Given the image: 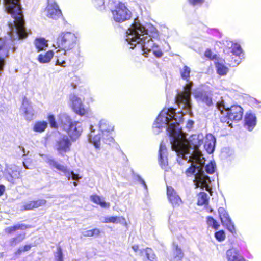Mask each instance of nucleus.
<instances>
[{
    "label": "nucleus",
    "instance_id": "nucleus-1",
    "mask_svg": "<svg viewBox=\"0 0 261 261\" xmlns=\"http://www.w3.org/2000/svg\"><path fill=\"white\" fill-rule=\"evenodd\" d=\"M175 110L173 108L163 109L155 119L154 127L161 128L168 125L167 131L171 137V143L173 150L185 158V155L189 153V142L184 138L180 130L177 127L179 123L175 118Z\"/></svg>",
    "mask_w": 261,
    "mask_h": 261
},
{
    "label": "nucleus",
    "instance_id": "nucleus-5",
    "mask_svg": "<svg viewBox=\"0 0 261 261\" xmlns=\"http://www.w3.org/2000/svg\"><path fill=\"white\" fill-rule=\"evenodd\" d=\"M77 37L71 32L61 33L57 38L54 46L56 48L69 50L77 44Z\"/></svg>",
    "mask_w": 261,
    "mask_h": 261
},
{
    "label": "nucleus",
    "instance_id": "nucleus-51",
    "mask_svg": "<svg viewBox=\"0 0 261 261\" xmlns=\"http://www.w3.org/2000/svg\"><path fill=\"white\" fill-rule=\"evenodd\" d=\"M189 4L192 6H201L205 2V0H188Z\"/></svg>",
    "mask_w": 261,
    "mask_h": 261
},
{
    "label": "nucleus",
    "instance_id": "nucleus-59",
    "mask_svg": "<svg viewBox=\"0 0 261 261\" xmlns=\"http://www.w3.org/2000/svg\"><path fill=\"white\" fill-rule=\"evenodd\" d=\"M77 184H78V183H77V182H76V181H74V182H73V185H74V186H76L77 185Z\"/></svg>",
    "mask_w": 261,
    "mask_h": 261
},
{
    "label": "nucleus",
    "instance_id": "nucleus-38",
    "mask_svg": "<svg viewBox=\"0 0 261 261\" xmlns=\"http://www.w3.org/2000/svg\"><path fill=\"white\" fill-rule=\"evenodd\" d=\"M181 77L186 81H189L190 79V74L191 73V69L188 66L185 65L182 69L180 70Z\"/></svg>",
    "mask_w": 261,
    "mask_h": 261
},
{
    "label": "nucleus",
    "instance_id": "nucleus-49",
    "mask_svg": "<svg viewBox=\"0 0 261 261\" xmlns=\"http://www.w3.org/2000/svg\"><path fill=\"white\" fill-rule=\"evenodd\" d=\"M166 152V147L164 145L161 144L159 150V160L160 162L164 160L163 154Z\"/></svg>",
    "mask_w": 261,
    "mask_h": 261
},
{
    "label": "nucleus",
    "instance_id": "nucleus-12",
    "mask_svg": "<svg viewBox=\"0 0 261 261\" xmlns=\"http://www.w3.org/2000/svg\"><path fill=\"white\" fill-rule=\"evenodd\" d=\"M219 217L222 224L232 233H236L235 227L225 209L220 207L218 209Z\"/></svg>",
    "mask_w": 261,
    "mask_h": 261
},
{
    "label": "nucleus",
    "instance_id": "nucleus-8",
    "mask_svg": "<svg viewBox=\"0 0 261 261\" xmlns=\"http://www.w3.org/2000/svg\"><path fill=\"white\" fill-rule=\"evenodd\" d=\"M99 129L102 134L103 140L106 143H110L114 141L112 136V133L114 130V126L109 121L106 120H101L99 123Z\"/></svg>",
    "mask_w": 261,
    "mask_h": 261
},
{
    "label": "nucleus",
    "instance_id": "nucleus-37",
    "mask_svg": "<svg viewBox=\"0 0 261 261\" xmlns=\"http://www.w3.org/2000/svg\"><path fill=\"white\" fill-rule=\"evenodd\" d=\"M32 247V245L31 244H25L23 246L18 248L14 252V254L15 256H19L23 253L30 251Z\"/></svg>",
    "mask_w": 261,
    "mask_h": 261
},
{
    "label": "nucleus",
    "instance_id": "nucleus-42",
    "mask_svg": "<svg viewBox=\"0 0 261 261\" xmlns=\"http://www.w3.org/2000/svg\"><path fill=\"white\" fill-rule=\"evenodd\" d=\"M216 166L214 162H211L205 167V170L207 173L212 174L214 173L216 170Z\"/></svg>",
    "mask_w": 261,
    "mask_h": 261
},
{
    "label": "nucleus",
    "instance_id": "nucleus-23",
    "mask_svg": "<svg viewBox=\"0 0 261 261\" xmlns=\"http://www.w3.org/2000/svg\"><path fill=\"white\" fill-rule=\"evenodd\" d=\"M101 133L96 134L94 130H91L88 135V140L92 143L96 148H99L100 146Z\"/></svg>",
    "mask_w": 261,
    "mask_h": 261
},
{
    "label": "nucleus",
    "instance_id": "nucleus-3",
    "mask_svg": "<svg viewBox=\"0 0 261 261\" xmlns=\"http://www.w3.org/2000/svg\"><path fill=\"white\" fill-rule=\"evenodd\" d=\"M6 9L14 19V23L19 38L27 36L20 0H4Z\"/></svg>",
    "mask_w": 261,
    "mask_h": 261
},
{
    "label": "nucleus",
    "instance_id": "nucleus-58",
    "mask_svg": "<svg viewBox=\"0 0 261 261\" xmlns=\"http://www.w3.org/2000/svg\"><path fill=\"white\" fill-rule=\"evenodd\" d=\"M188 123H189L190 124V125L192 126L193 124V122L192 121H189Z\"/></svg>",
    "mask_w": 261,
    "mask_h": 261
},
{
    "label": "nucleus",
    "instance_id": "nucleus-48",
    "mask_svg": "<svg viewBox=\"0 0 261 261\" xmlns=\"http://www.w3.org/2000/svg\"><path fill=\"white\" fill-rule=\"evenodd\" d=\"M204 56L210 60H214L217 59V55L215 54L213 55L212 50L209 48L205 50Z\"/></svg>",
    "mask_w": 261,
    "mask_h": 261
},
{
    "label": "nucleus",
    "instance_id": "nucleus-56",
    "mask_svg": "<svg viewBox=\"0 0 261 261\" xmlns=\"http://www.w3.org/2000/svg\"><path fill=\"white\" fill-rule=\"evenodd\" d=\"M132 249L135 252H137L139 250V246L138 245H134L132 246Z\"/></svg>",
    "mask_w": 261,
    "mask_h": 261
},
{
    "label": "nucleus",
    "instance_id": "nucleus-46",
    "mask_svg": "<svg viewBox=\"0 0 261 261\" xmlns=\"http://www.w3.org/2000/svg\"><path fill=\"white\" fill-rule=\"evenodd\" d=\"M91 1L96 9L101 10L105 8L104 0H91Z\"/></svg>",
    "mask_w": 261,
    "mask_h": 261
},
{
    "label": "nucleus",
    "instance_id": "nucleus-7",
    "mask_svg": "<svg viewBox=\"0 0 261 261\" xmlns=\"http://www.w3.org/2000/svg\"><path fill=\"white\" fill-rule=\"evenodd\" d=\"M188 83L184 87V91L178 92L176 96V101L178 103H183L185 107L190 109V95L193 83L191 81H187Z\"/></svg>",
    "mask_w": 261,
    "mask_h": 261
},
{
    "label": "nucleus",
    "instance_id": "nucleus-2",
    "mask_svg": "<svg viewBox=\"0 0 261 261\" xmlns=\"http://www.w3.org/2000/svg\"><path fill=\"white\" fill-rule=\"evenodd\" d=\"M128 36L127 40L131 45L140 44V48L143 50H150L151 47H158V45L153 44L152 45V40L146 32L145 28L141 26L140 23H134L132 28L128 30Z\"/></svg>",
    "mask_w": 261,
    "mask_h": 261
},
{
    "label": "nucleus",
    "instance_id": "nucleus-18",
    "mask_svg": "<svg viewBox=\"0 0 261 261\" xmlns=\"http://www.w3.org/2000/svg\"><path fill=\"white\" fill-rule=\"evenodd\" d=\"M103 222L105 223H120L127 229L129 226L128 223H127L125 218L123 216H111L105 217Z\"/></svg>",
    "mask_w": 261,
    "mask_h": 261
},
{
    "label": "nucleus",
    "instance_id": "nucleus-45",
    "mask_svg": "<svg viewBox=\"0 0 261 261\" xmlns=\"http://www.w3.org/2000/svg\"><path fill=\"white\" fill-rule=\"evenodd\" d=\"M215 237L216 239L219 242L224 241L226 238L225 233L224 230H220L215 233Z\"/></svg>",
    "mask_w": 261,
    "mask_h": 261
},
{
    "label": "nucleus",
    "instance_id": "nucleus-22",
    "mask_svg": "<svg viewBox=\"0 0 261 261\" xmlns=\"http://www.w3.org/2000/svg\"><path fill=\"white\" fill-rule=\"evenodd\" d=\"M256 125V117L251 113H247L244 118V125L248 130H252Z\"/></svg>",
    "mask_w": 261,
    "mask_h": 261
},
{
    "label": "nucleus",
    "instance_id": "nucleus-60",
    "mask_svg": "<svg viewBox=\"0 0 261 261\" xmlns=\"http://www.w3.org/2000/svg\"><path fill=\"white\" fill-rule=\"evenodd\" d=\"M16 49V48L15 46H13L12 47V49L13 50V51H15Z\"/></svg>",
    "mask_w": 261,
    "mask_h": 261
},
{
    "label": "nucleus",
    "instance_id": "nucleus-15",
    "mask_svg": "<svg viewBox=\"0 0 261 261\" xmlns=\"http://www.w3.org/2000/svg\"><path fill=\"white\" fill-rule=\"evenodd\" d=\"M47 201L44 199H38L25 202L21 206V211H31L46 205Z\"/></svg>",
    "mask_w": 261,
    "mask_h": 261
},
{
    "label": "nucleus",
    "instance_id": "nucleus-33",
    "mask_svg": "<svg viewBox=\"0 0 261 261\" xmlns=\"http://www.w3.org/2000/svg\"><path fill=\"white\" fill-rule=\"evenodd\" d=\"M217 72L220 75L223 76L227 74L228 71V68L225 66L223 62L217 61L215 63Z\"/></svg>",
    "mask_w": 261,
    "mask_h": 261
},
{
    "label": "nucleus",
    "instance_id": "nucleus-21",
    "mask_svg": "<svg viewBox=\"0 0 261 261\" xmlns=\"http://www.w3.org/2000/svg\"><path fill=\"white\" fill-rule=\"evenodd\" d=\"M195 98L199 101L205 103L207 106H210L213 104L212 98L206 92L203 90H196L194 92Z\"/></svg>",
    "mask_w": 261,
    "mask_h": 261
},
{
    "label": "nucleus",
    "instance_id": "nucleus-36",
    "mask_svg": "<svg viewBox=\"0 0 261 261\" xmlns=\"http://www.w3.org/2000/svg\"><path fill=\"white\" fill-rule=\"evenodd\" d=\"M47 127V123L45 121L36 122L33 127L34 131L41 133L44 132Z\"/></svg>",
    "mask_w": 261,
    "mask_h": 261
},
{
    "label": "nucleus",
    "instance_id": "nucleus-39",
    "mask_svg": "<svg viewBox=\"0 0 261 261\" xmlns=\"http://www.w3.org/2000/svg\"><path fill=\"white\" fill-rule=\"evenodd\" d=\"M206 222L208 227H212L215 230H217L220 226L217 221L212 216L206 217Z\"/></svg>",
    "mask_w": 261,
    "mask_h": 261
},
{
    "label": "nucleus",
    "instance_id": "nucleus-55",
    "mask_svg": "<svg viewBox=\"0 0 261 261\" xmlns=\"http://www.w3.org/2000/svg\"><path fill=\"white\" fill-rule=\"evenodd\" d=\"M3 176V167L0 164V180L2 179Z\"/></svg>",
    "mask_w": 261,
    "mask_h": 261
},
{
    "label": "nucleus",
    "instance_id": "nucleus-4",
    "mask_svg": "<svg viewBox=\"0 0 261 261\" xmlns=\"http://www.w3.org/2000/svg\"><path fill=\"white\" fill-rule=\"evenodd\" d=\"M217 107L222 114L220 117V121L231 127H232V122H238L243 118L244 110L240 105H233L229 108H225L223 102L221 101L217 103Z\"/></svg>",
    "mask_w": 261,
    "mask_h": 261
},
{
    "label": "nucleus",
    "instance_id": "nucleus-19",
    "mask_svg": "<svg viewBox=\"0 0 261 261\" xmlns=\"http://www.w3.org/2000/svg\"><path fill=\"white\" fill-rule=\"evenodd\" d=\"M31 228V226L25 224H16L13 225L6 227L4 232L7 236H10L13 234L16 231L24 230Z\"/></svg>",
    "mask_w": 261,
    "mask_h": 261
},
{
    "label": "nucleus",
    "instance_id": "nucleus-10",
    "mask_svg": "<svg viewBox=\"0 0 261 261\" xmlns=\"http://www.w3.org/2000/svg\"><path fill=\"white\" fill-rule=\"evenodd\" d=\"M69 138L67 136L63 135L59 138L56 142V150L61 154L64 155V153L70 151L72 142Z\"/></svg>",
    "mask_w": 261,
    "mask_h": 261
},
{
    "label": "nucleus",
    "instance_id": "nucleus-24",
    "mask_svg": "<svg viewBox=\"0 0 261 261\" xmlns=\"http://www.w3.org/2000/svg\"><path fill=\"white\" fill-rule=\"evenodd\" d=\"M68 50H64L63 49H59L56 51L55 57L57 58V63L63 67H65L66 57V51Z\"/></svg>",
    "mask_w": 261,
    "mask_h": 261
},
{
    "label": "nucleus",
    "instance_id": "nucleus-13",
    "mask_svg": "<svg viewBox=\"0 0 261 261\" xmlns=\"http://www.w3.org/2000/svg\"><path fill=\"white\" fill-rule=\"evenodd\" d=\"M70 101L72 109L76 114L83 116L87 113V110L84 108L81 99L76 95H71Z\"/></svg>",
    "mask_w": 261,
    "mask_h": 261
},
{
    "label": "nucleus",
    "instance_id": "nucleus-44",
    "mask_svg": "<svg viewBox=\"0 0 261 261\" xmlns=\"http://www.w3.org/2000/svg\"><path fill=\"white\" fill-rule=\"evenodd\" d=\"M50 126L53 128L57 129L58 127L57 123L56 121L55 117L53 114H49L47 117Z\"/></svg>",
    "mask_w": 261,
    "mask_h": 261
},
{
    "label": "nucleus",
    "instance_id": "nucleus-32",
    "mask_svg": "<svg viewBox=\"0 0 261 261\" xmlns=\"http://www.w3.org/2000/svg\"><path fill=\"white\" fill-rule=\"evenodd\" d=\"M208 202L209 198L207 194L204 192H199L198 194L197 205L199 206L207 205Z\"/></svg>",
    "mask_w": 261,
    "mask_h": 261
},
{
    "label": "nucleus",
    "instance_id": "nucleus-29",
    "mask_svg": "<svg viewBox=\"0 0 261 261\" xmlns=\"http://www.w3.org/2000/svg\"><path fill=\"white\" fill-rule=\"evenodd\" d=\"M47 163L50 167L55 168L58 171H61L64 173L68 172V170L66 166L59 164L53 159H48Z\"/></svg>",
    "mask_w": 261,
    "mask_h": 261
},
{
    "label": "nucleus",
    "instance_id": "nucleus-30",
    "mask_svg": "<svg viewBox=\"0 0 261 261\" xmlns=\"http://www.w3.org/2000/svg\"><path fill=\"white\" fill-rule=\"evenodd\" d=\"M54 56L52 50H48L44 54H40L38 56V60L41 63L49 62Z\"/></svg>",
    "mask_w": 261,
    "mask_h": 261
},
{
    "label": "nucleus",
    "instance_id": "nucleus-35",
    "mask_svg": "<svg viewBox=\"0 0 261 261\" xmlns=\"http://www.w3.org/2000/svg\"><path fill=\"white\" fill-rule=\"evenodd\" d=\"M173 246L175 250L173 259L175 261L182 260L184 256V254L182 252L181 249L178 247L177 244L174 243H173Z\"/></svg>",
    "mask_w": 261,
    "mask_h": 261
},
{
    "label": "nucleus",
    "instance_id": "nucleus-25",
    "mask_svg": "<svg viewBox=\"0 0 261 261\" xmlns=\"http://www.w3.org/2000/svg\"><path fill=\"white\" fill-rule=\"evenodd\" d=\"M215 142V138L213 136L210 135L206 136L204 146L208 153H211L213 152Z\"/></svg>",
    "mask_w": 261,
    "mask_h": 261
},
{
    "label": "nucleus",
    "instance_id": "nucleus-31",
    "mask_svg": "<svg viewBox=\"0 0 261 261\" xmlns=\"http://www.w3.org/2000/svg\"><path fill=\"white\" fill-rule=\"evenodd\" d=\"M34 44L38 51L44 50L48 46L47 41L44 38H36L34 41Z\"/></svg>",
    "mask_w": 261,
    "mask_h": 261
},
{
    "label": "nucleus",
    "instance_id": "nucleus-17",
    "mask_svg": "<svg viewBox=\"0 0 261 261\" xmlns=\"http://www.w3.org/2000/svg\"><path fill=\"white\" fill-rule=\"evenodd\" d=\"M46 11L47 17L53 19H58L62 16L61 10L55 3L48 5Z\"/></svg>",
    "mask_w": 261,
    "mask_h": 261
},
{
    "label": "nucleus",
    "instance_id": "nucleus-20",
    "mask_svg": "<svg viewBox=\"0 0 261 261\" xmlns=\"http://www.w3.org/2000/svg\"><path fill=\"white\" fill-rule=\"evenodd\" d=\"M231 53L232 56H234L235 59L231 60L228 63L229 66L235 67L237 66L240 62V55L242 53V48L240 45L234 44L232 45Z\"/></svg>",
    "mask_w": 261,
    "mask_h": 261
},
{
    "label": "nucleus",
    "instance_id": "nucleus-9",
    "mask_svg": "<svg viewBox=\"0 0 261 261\" xmlns=\"http://www.w3.org/2000/svg\"><path fill=\"white\" fill-rule=\"evenodd\" d=\"M194 182L196 187L205 188L206 190L209 192L211 195H212V188L208 185L211 182L210 178L205 175L201 169H198V172L195 174Z\"/></svg>",
    "mask_w": 261,
    "mask_h": 261
},
{
    "label": "nucleus",
    "instance_id": "nucleus-54",
    "mask_svg": "<svg viewBox=\"0 0 261 261\" xmlns=\"http://www.w3.org/2000/svg\"><path fill=\"white\" fill-rule=\"evenodd\" d=\"M5 191V187L3 185H0V196L3 195Z\"/></svg>",
    "mask_w": 261,
    "mask_h": 261
},
{
    "label": "nucleus",
    "instance_id": "nucleus-50",
    "mask_svg": "<svg viewBox=\"0 0 261 261\" xmlns=\"http://www.w3.org/2000/svg\"><path fill=\"white\" fill-rule=\"evenodd\" d=\"M196 169L197 167L196 166L192 164L191 166L186 170V174L187 176H190L195 173Z\"/></svg>",
    "mask_w": 261,
    "mask_h": 261
},
{
    "label": "nucleus",
    "instance_id": "nucleus-43",
    "mask_svg": "<svg viewBox=\"0 0 261 261\" xmlns=\"http://www.w3.org/2000/svg\"><path fill=\"white\" fill-rule=\"evenodd\" d=\"M145 252L146 257L145 261H152V259L154 258L155 255L153 253L152 249L146 248L145 249Z\"/></svg>",
    "mask_w": 261,
    "mask_h": 261
},
{
    "label": "nucleus",
    "instance_id": "nucleus-47",
    "mask_svg": "<svg viewBox=\"0 0 261 261\" xmlns=\"http://www.w3.org/2000/svg\"><path fill=\"white\" fill-rule=\"evenodd\" d=\"M55 261H63V255L61 246L57 247L55 255Z\"/></svg>",
    "mask_w": 261,
    "mask_h": 261
},
{
    "label": "nucleus",
    "instance_id": "nucleus-52",
    "mask_svg": "<svg viewBox=\"0 0 261 261\" xmlns=\"http://www.w3.org/2000/svg\"><path fill=\"white\" fill-rule=\"evenodd\" d=\"M70 177L72 180H77L79 179H80L81 177L79 176L78 174H76L74 173L73 171H70L68 172V179L70 180Z\"/></svg>",
    "mask_w": 261,
    "mask_h": 261
},
{
    "label": "nucleus",
    "instance_id": "nucleus-26",
    "mask_svg": "<svg viewBox=\"0 0 261 261\" xmlns=\"http://www.w3.org/2000/svg\"><path fill=\"white\" fill-rule=\"evenodd\" d=\"M25 238L26 233L25 232L19 233L9 240V245L12 247H14L23 242Z\"/></svg>",
    "mask_w": 261,
    "mask_h": 261
},
{
    "label": "nucleus",
    "instance_id": "nucleus-34",
    "mask_svg": "<svg viewBox=\"0 0 261 261\" xmlns=\"http://www.w3.org/2000/svg\"><path fill=\"white\" fill-rule=\"evenodd\" d=\"M228 261H239V252L234 248H230L226 252Z\"/></svg>",
    "mask_w": 261,
    "mask_h": 261
},
{
    "label": "nucleus",
    "instance_id": "nucleus-40",
    "mask_svg": "<svg viewBox=\"0 0 261 261\" xmlns=\"http://www.w3.org/2000/svg\"><path fill=\"white\" fill-rule=\"evenodd\" d=\"M201 145L200 143V141H198V143L197 144H194V150L193 151L191 154V158H192L194 159L198 160L199 159L201 156V152L198 149L199 146Z\"/></svg>",
    "mask_w": 261,
    "mask_h": 261
},
{
    "label": "nucleus",
    "instance_id": "nucleus-57",
    "mask_svg": "<svg viewBox=\"0 0 261 261\" xmlns=\"http://www.w3.org/2000/svg\"><path fill=\"white\" fill-rule=\"evenodd\" d=\"M234 59H235L234 56H232V57H231V56H229L228 58H227V60H228V63H227V64L228 65V63H229L230 61L234 60Z\"/></svg>",
    "mask_w": 261,
    "mask_h": 261
},
{
    "label": "nucleus",
    "instance_id": "nucleus-14",
    "mask_svg": "<svg viewBox=\"0 0 261 261\" xmlns=\"http://www.w3.org/2000/svg\"><path fill=\"white\" fill-rule=\"evenodd\" d=\"M78 122L71 121L69 122L67 128H64V129L68 134L71 141H75L81 135V130L77 126Z\"/></svg>",
    "mask_w": 261,
    "mask_h": 261
},
{
    "label": "nucleus",
    "instance_id": "nucleus-41",
    "mask_svg": "<svg viewBox=\"0 0 261 261\" xmlns=\"http://www.w3.org/2000/svg\"><path fill=\"white\" fill-rule=\"evenodd\" d=\"M100 234V231L99 229L97 228H94L91 230H87L85 232L84 236L85 237H94V236H98Z\"/></svg>",
    "mask_w": 261,
    "mask_h": 261
},
{
    "label": "nucleus",
    "instance_id": "nucleus-16",
    "mask_svg": "<svg viewBox=\"0 0 261 261\" xmlns=\"http://www.w3.org/2000/svg\"><path fill=\"white\" fill-rule=\"evenodd\" d=\"M167 195L169 201L173 206L179 205L181 203L180 198L171 186H167Z\"/></svg>",
    "mask_w": 261,
    "mask_h": 261
},
{
    "label": "nucleus",
    "instance_id": "nucleus-6",
    "mask_svg": "<svg viewBox=\"0 0 261 261\" xmlns=\"http://www.w3.org/2000/svg\"><path fill=\"white\" fill-rule=\"evenodd\" d=\"M111 12L113 19L118 23H122L129 20L132 15L131 11L122 2H119L116 5Z\"/></svg>",
    "mask_w": 261,
    "mask_h": 261
},
{
    "label": "nucleus",
    "instance_id": "nucleus-11",
    "mask_svg": "<svg viewBox=\"0 0 261 261\" xmlns=\"http://www.w3.org/2000/svg\"><path fill=\"white\" fill-rule=\"evenodd\" d=\"M4 177L8 182L16 184L17 180L22 178V171L16 166H11L7 168Z\"/></svg>",
    "mask_w": 261,
    "mask_h": 261
},
{
    "label": "nucleus",
    "instance_id": "nucleus-53",
    "mask_svg": "<svg viewBox=\"0 0 261 261\" xmlns=\"http://www.w3.org/2000/svg\"><path fill=\"white\" fill-rule=\"evenodd\" d=\"M153 54L157 58H160L163 55V53L160 49H156V50H153Z\"/></svg>",
    "mask_w": 261,
    "mask_h": 261
},
{
    "label": "nucleus",
    "instance_id": "nucleus-27",
    "mask_svg": "<svg viewBox=\"0 0 261 261\" xmlns=\"http://www.w3.org/2000/svg\"><path fill=\"white\" fill-rule=\"evenodd\" d=\"M90 198L94 203L99 205L102 208H108L110 206V203L104 201L99 196L96 194L91 195Z\"/></svg>",
    "mask_w": 261,
    "mask_h": 261
},
{
    "label": "nucleus",
    "instance_id": "nucleus-28",
    "mask_svg": "<svg viewBox=\"0 0 261 261\" xmlns=\"http://www.w3.org/2000/svg\"><path fill=\"white\" fill-rule=\"evenodd\" d=\"M47 163L50 167L55 168L58 171H61L64 173L68 172V170L66 166L59 164L53 159H48Z\"/></svg>",
    "mask_w": 261,
    "mask_h": 261
}]
</instances>
